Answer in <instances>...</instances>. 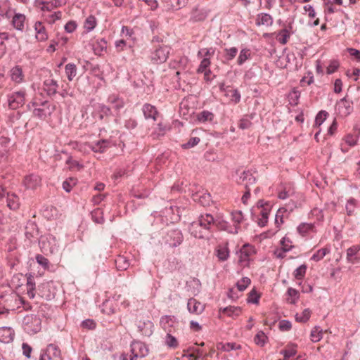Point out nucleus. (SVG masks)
Wrapping results in <instances>:
<instances>
[{"instance_id": "1", "label": "nucleus", "mask_w": 360, "mask_h": 360, "mask_svg": "<svg viewBox=\"0 0 360 360\" xmlns=\"http://www.w3.org/2000/svg\"><path fill=\"white\" fill-rule=\"evenodd\" d=\"M21 297L13 291L4 292L0 295V303L3 304L0 307V314L15 311L20 307Z\"/></svg>"}, {"instance_id": "2", "label": "nucleus", "mask_w": 360, "mask_h": 360, "mask_svg": "<svg viewBox=\"0 0 360 360\" xmlns=\"http://www.w3.org/2000/svg\"><path fill=\"white\" fill-rule=\"evenodd\" d=\"M25 330L29 334H36L41 328V319L34 314L26 315L22 320Z\"/></svg>"}, {"instance_id": "3", "label": "nucleus", "mask_w": 360, "mask_h": 360, "mask_svg": "<svg viewBox=\"0 0 360 360\" xmlns=\"http://www.w3.org/2000/svg\"><path fill=\"white\" fill-rule=\"evenodd\" d=\"M171 48L166 45H158L154 46L150 53V60L154 64L164 63L170 53Z\"/></svg>"}, {"instance_id": "4", "label": "nucleus", "mask_w": 360, "mask_h": 360, "mask_svg": "<svg viewBox=\"0 0 360 360\" xmlns=\"http://www.w3.org/2000/svg\"><path fill=\"white\" fill-rule=\"evenodd\" d=\"M38 295L47 300H50L55 297L56 294L57 288L54 283L51 281H46L41 283L37 288Z\"/></svg>"}, {"instance_id": "5", "label": "nucleus", "mask_w": 360, "mask_h": 360, "mask_svg": "<svg viewBox=\"0 0 360 360\" xmlns=\"http://www.w3.org/2000/svg\"><path fill=\"white\" fill-rule=\"evenodd\" d=\"M8 105L11 109L15 110L22 106L25 101V91L20 90L7 96Z\"/></svg>"}, {"instance_id": "6", "label": "nucleus", "mask_w": 360, "mask_h": 360, "mask_svg": "<svg viewBox=\"0 0 360 360\" xmlns=\"http://www.w3.org/2000/svg\"><path fill=\"white\" fill-rule=\"evenodd\" d=\"M183 239L182 233L179 229L169 231L164 238L165 243L168 244L172 248H175L181 245Z\"/></svg>"}, {"instance_id": "7", "label": "nucleus", "mask_w": 360, "mask_h": 360, "mask_svg": "<svg viewBox=\"0 0 360 360\" xmlns=\"http://www.w3.org/2000/svg\"><path fill=\"white\" fill-rule=\"evenodd\" d=\"M55 106H51L50 103L43 104V106L32 107V111L34 117H36L40 120H45L48 116H50L54 111Z\"/></svg>"}, {"instance_id": "8", "label": "nucleus", "mask_w": 360, "mask_h": 360, "mask_svg": "<svg viewBox=\"0 0 360 360\" xmlns=\"http://www.w3.org/2000/svg\"><path fill=\"white\" fill-rule=\"evenodd\" d=\"M39 243L41 250L44 252L53 253L56 250V238L52 235L42 236Z\"/></svg>"}, {"instance_id": "9", "label": "nucleus", "mask_w": 360, "mask_h": 360, "mask_svg": "<svg viewBox=\"0 0 360 360\" xmlns=\"http://www.w3.org/2000/svg\"><path fill=\"white\" fill-rule=\"evenodd\" d=\"M193 223H196L203 230L207 231V233L210 236L212 227L214 226V218L212 214L206 213L201 214L198 220Z\"/></svg>"}, {"instance_id": "10", "label": "nucleus", "mask_w": 360, "mask_h": 360, "mask_svg": "<svg viewBox=\"0 0 360 360\" xmlns=\"http://www.w3.org/2000/svg\"><path fill=\"white\" fill-rule=\"evenodd\" d=\"M255 252L254 248L252 245L245 244L242 246L238 254V262L243 266H247L250 261V257Z\"/></svg>"}, {"instance_id": "11", "label": "nucleus", "mask_w": 360, "mask_h": 360, "mask_svg": "<svg viewBox=\"0 0 360 360\" xmlns=\"http://www.w3.org/2000/svg\"><path fill=\"white\" fill-rule=\"evenodd\" d=\"M131 352L134 355L130 360H135L138 357H145L148 354V347L141 342H134L131 345Z\"/></svg>"}, {"instance_id": "12", "label": "nucleus", "mask_w": 360, "mask_h": 360, "mask_svg": "<svg viewBox=\"0 0 360 360\" xmlns=\"http://www.w3.org/2000/svg\"><path fill=\"white\" fill-rule=\"evenodd\" d=\"M110 115V108L104 104H97L94 106V110L92 112L93 117L98 120H103Z\"/></svg>"}, {"instance_id": "13", "label": "nucleus", "mask_w": 360, "mask_h": 360, "mask_svg": "<svg viewBox=\"0 0 360 360\" xmlns=\"http://www.w3.org/2000/svg\"><path fill=\"white\" fill-rule=\"evenodd\" d=\"M23 183L27 188L34 190L41 186V179L37 174H31L25 177Z\"/></svg>"}, {"instance_id": "14", "label": "nucleus", "mask_w": 360, "mask_h": 360, "mask_svg": "<svg viewBox=\"0 0 360 360\" xmlns=\"http://www.w3.org/2000/svg\"><path fill=\"white\" fill-rule=\"evenodd\" d=\"M58 82L53 79L49 78L44 81L43 89L49 96L52 97L55 96L58 92Z\"/></svg>"}, {"instance_id": "15", "label": "nucleus", "mask_w": 360, "mask_h": 360, "mask_svg": "<svg viewBox=\"0 0 360 360\" xmlns=\"http://www.w3.org/2000/svg\"><path fill=\"white\" fill-rule=\"evenodd\" d=\"M238 183L244 185L245 188H246V185H248V188H250V186L256 183V178L250 171H243L239 176Z\"/></svg>"}, {"instance_id": "16", "label": "nucleus", "mask_w": 360, "mask_h": 360, "mask_svg": "<svg viewBox=\"0 0 360 360\" xmlns=\"http://www.w3.org/2000/svg\"><path fill=\"white\" fill-rule=\"evenodd\" d=\"M187 308L191 313L200 314L205 309V305L195 298H190L187 303Z\"/></svg>"}, {"instance_id": "17", "label": "nucleus", "mask_w": 360, "mask_h": 360, "mask_svg": "<svg viewBox=\"0 0 360 360\" xmlns=\"http://www.w3.org/2000/svg\"><path fill=\"white\" fill-rule=\"evenodd\" d=\"M43 355L46 356L49 360H62L60 350L53 344L48 345L46 353Z\"/></svg>"}, {"instance_id": "18", "label": "nucleus", "mask_w": 360, "mask_h": 360, "mask_svg": "<svg viewBox=\"0 0 360 360\" xmlns=\"http://www.w3.org/2000/svg\"><path fill=\"white\" fill-rule=\"evenodd\" d=\"M137 326L139 332L144 336L150 337L153 334V323L152 321L149 320L139 321Z\"/></svg>"}, {"instance_id": "19", "label": "nucleus", "mask_w": 360, "mask_h": 360, "mask_svg": "<svg viewBox=\"0 0 360 360\" xmlns=\"http://www.w3.org/2000/svg\"><path fill=\"white\" fill-rule=\"evenodd\" d=\"M338 105L340 113L345 116L349 115L353 110L352 102L347 100L346 97L340 99Z\"/></svg>"}, {"instance_id": "20", "label": "nucleus", "mask_w": 360, "mask_h": 360, "mask_svg": "<svg viewBox=\"0 0 360 360\" xmlns=\"http://www.w3.org/2000/svg\"><path fill=\"white\" fill-rule=\"evenodd\" d=\"M295 193L293 185L291 183L285 184L281 186L278 193V198L285 200Z\"/></svg>"}, {"instance_id": "21", "label": "nucleus", "mask_w": 360, "mask_h": 360, "mask_svg": "<svg viewBox=\"0 0 360 360\" xmlns=\"http://www.w3.org/2000/svg\"><path fill=\"white\" fill-rule=\"evenodd\" d=\"M190 233L196 238H208L210 235L207 231H205L200 228L196 223L192 222L189 227Z\"/></svg>"}, {"instance_id": "22", "label": "nucleus", "mask_w": 360, "mask_h": 360, "mask_svg": "<svg viewBox=\"0 0 360 360\" xmlns=\"http://www.w3.org/2000/svg\"><path fill=\"white\" fill-rule=\"evenodd\" d=\"M88 146L94 153H102L109 147V141L105 139H101L95 143H89Z\"/></svg>"}, {"instance_id": "23", "label": "nucleus", "mask_w": 360, "mask_h": 360, "mask_svg": "<svg viewBox=\"0 0 360 360\" xmlns=\"http://www.w3.org/2000/svg\"><path fill=\"white\" fill-rule=\"evenodd\" d=\"M14 338L13 330L9 327L0 328V342L8 343L13 341Z\"/></svg>"}, {"instance_id": "24", "label": "nucleus", "mask_w": 360, "mask_h": 360, "mask_svg": "<svg viewBox=\"0 0 360 360\" xmlns=\"http://www.w3.org/2000/svg\"><path fill=\"white\" fill-rule=\"evenodd\" d=\"M207 17V12L202 8H195L192 10L191 13L190 20L192 22L203 21Z\"/></svg>"}, {"instance_id": "25", "label": "nucleus", "mask_w": 360, "mask_h": 360, "mask_svg": "<svg viewBox=\"0 0 360 360\" xmlns=\"http://www.w3.org/2000/svg\"><path fill=\"white\" fill-rule=\"evenodd\" d=\"M142 111L146 119L152 118L155 120L156 116L158 115L156 108L149 103H145L143 105Z\"/></svg>"}, {"instance_id": "26", "label": "nucleus", "mask_w": 360, "mask_h": 360, "mask_svg": "<svg viewBox=\"0 0 360 360\" xmlns=\"http://www.w3.org/2000/svg\"><path fill=\"white\" fill-rule=\"evenodd\" d=\"M360 250V245H354L347 250V259L349 262L352 264H356L359 262V258L356 255L358 252Z\"/></svg>"}, {"instance_id": "27", "label": "nucleus", "mask_w": 360, "mask_h": 360, "mask_svg": "<svg viewBox=\"0 0 360 360\" xmlns=\"http://www.w3.org/2000/svg\"><path fill=\"white\" fill-rule=\"evenodd\" d=\"M101 311L107 315H112L117 311V304H114V300H106L102 304Z\"/></svg>"}, {"instance_id": "28", "label": "nucleus", "mask_w": 360, "mask_h": 360, "mask_svg": "<svg viewBox=\"0 0 360 360\" xmlns=\"http://www.w3.org/2000/svg\"><path fill=\"white\" fill-rule=\"evenodd\" d=\"M27 295L30 299H33L35 297V282L34 277L31 275H27Z\"/></svg>"}, {"instance_id": "29", "label": "nucleus", "mask_w": 360, "mask_h": 360, "mask_svg": "<svg viewBox=\"0 0 360 360\" xmlns=\"http://www.w3.org/2000/svg\"><path fill=\"white\" fill-rule=\"evenodd\" d=\"M49 103L47 100L42 98V94H35L32 100L27 104V108L29 110H32V107L43 106V104Z\"/></svg>"}, {"instance_id": "30", "label": "nucleus", "mask_w": 360, "mask_h": 360, "mask_svg": "<svg viewBox=\"0 0 360 360\" xmlns=\"http://www.w3.org/2000/svg\"><path fill=\"white\" fill-rule=\"evenodd\" d=\"M273 23L272 17L268 13H260L257 15L256 20L257 25L270 26Z\"/></svg>"}, {"instance_id": "31", "label": "nucleus", "mask_w": 360, "mask_h": 360, "mask_svg": "<svg viewBox=\"0 0 360 360\" xmlns=\"http://www.w3.org/2000/svg\"><path fill=\"white\" fill-rule=\"evenodd\" d=\"M25 20V16L23 14L17 13L13 18L12 24L16 30L22 31Z\"/></svg>"}, {"instance_id": "32", "label": "nucleus", "mask_w": 360, "mask_h": 360, "mask_svg": "<svg viewBox=\"0 0 360 360\" xmlns=\"http://www.w3.org/2000/svg\"><path fill=\"white\" fill-rule=\"evenodd\" d=\"M116 269L118 271H124L129 266V262L128 259L122 255H118L115 260Z\"/></svg>"}, {"instance_id": "33", "label": "nucleus", "mask_w": 360, "mask_h": 360, "mask_svg": "<svg viewBox=\"0 0 360 360\" xmlns=\"http://www.w3.org/2000/svg\"><path fill=\"white\" fill-rule=\"evenodd\" d=\"M193 200L198 201L202 206H206L208 205L211 201V195L208 193H204L202 194L197 193L193 195Z\"/></svg>"}, {"instance_id": "34", "label": "nucleus", "mask_w": 360, "mask_h": 360, "mask_svg": "<svg viewBox=\"0 0 360 360\" xmlns=\"http://www.w3.org/2000/svg\"><path fill=\"white\" fill-rule=\"evenodd\" d=\"M34 29L37 32L36 38L39 41H44L47 39L45 27L41 22H36Z\"/></svg>"}, {"instance_id": "35", "label": "nucleus", "mask_w": 360, "mask_h": 360, "mask_svg": "<svg viewBox=\"0 0 360 360\" xmlns=\"http://www.w3.org/2000/svg\"><path fill=\"white\" fill-rule=\"evenodd\" d=\"M231 217L232 220L236 223L233 233H237L239 225L243 220V212L240 210L233 211L231 212Z\"/></svg>"}, {"instance_id": "36", "label": "nucleus", "mask_w": 360, "mask_h": 360, "mask_svg": "<svg viewBox=\"0 0 360 360\" xmlns=\"http://www.w3.org/2000/svg\"><path fill=\"white\" fill-rule=\"evenodd\" d=\"M11 79L15 82H20L23 79L22 68L19 66H15L11 70Z\"/></svg>"}, {"instance_id": "37", "label": "nucleus", "mask_w": 360, "mask_h": 360, "mask_svg": "<svg viewBox=\"0 0 360 360\" xmlns=\"http://www.w3.org/2000/svg\"><path fill=\"white\" fill-rule=\"evenodd\" d=\"M251 58V51L249 49H243L239 53L237 59V63L242 65L247 60Z\"/></svg>"}, {"instance_id": "38", "label": "nucleus", "mask_w": 360, "mask_h": 360, "mask_svg": "<svg viewBox=\"0 0 360 360\" xmlns=\"http://www.w3.org/2000/svg\"><path fill=\"white\" fill-rule=\"evenodd\" d=\"M220 311L229 316L234 317L240 315L241 309L238 307L229 306L224 309H220Z\"/></svg>"}, {"instance_id": "39", "label": "nucleus", "mask_w": 360, "mask_h": 360, "mask_svg": "<svg viewBox=\"0 0 360 360\" xmlns=\"http://www.w3.org/2000/svg\"><path fill=\"white\" fill-rule=\"evenodd\" d=\"M65 74L69 81H72L77 75V67L74 63H68L65 68Z\"/></svg>"}, {"instance_id": "40", "label": "nucleus", "mask_w": 360, "mask_h": 360, "mask_svg": "<svg viewBox=\"0 0 360 360\" xmlns=\"http://www.w3.org/2000/svg\"><path fill=\"white\" fill-rule=\"evenodd\" d=\"M240 345L234 342H227L226 344L219 343L217 345L218 349H221L224 352H230L231 350H237L240 349Z\"/></svg>"}, {"instance_id": "41", "label": "nucleus", "mask_w": 360, "mask_h": 360, "mask_svg": "<svg viewBox=\"0 0 360 360\" xmlns=\"http://www.w3.org/2000/svg\"><path fill=\"white\" fill-rule=\"evenodd\" d=\"M323 330L319 326H315L311 331V340L314 342H318L322 339Z\"/></svg>"}, {"instance_id": "42", "label": "nucleus", "mask_w": 360, "mask_h": 360, "mask_svg": "<svg viewBox=\"0 0 360 360\" xmlns=\"http://www.w3.org/2000/svg\"><path fill=\"white\" fill-rule=\"evenodd\" d=\"M290 33L287 29H282L279 31L277 34L276 39L278 41L284 45L288 42V39L290 38Z\"/></svg>"}, {"instance_id": "43", "label": "nucleus", "mask_w": 360, "mask_h": 360, "mask_svg": "<svg viewBox=\"0 0 360 360\" xmlns=\"http://www.w3.org/2000/svg\"><path fill=\"white\" fill-rule=\"evenodd\" d=\"M217 257L219 261L224 262L229 257V250L226 247H219L217 250Z\"/></svg>"}, {"instance_id": "44", "label": "nucleus", "mask_w": 360, "mask_h": 360, "mask_svg": "<svg viewBox=\"0 0 360 360\" xmlns=\"http://www.w3.org/2000/svg\"><path fill=\"white\" fill-rule=\"evenodd\" d=\"M288 349H283L281 351V354H283L285 357V359H288L291 356H293L296 354L297 350L296 347L297 345L295 344H290L288 345Z\"/></svg>"}, {"instance_id": "45", "label": "nucleus", "mask_w": 360, "mask_h": 360, "mask_svg": "<svg viewBox=\"0 0 360 360\" xmlns=\"http://www.w3.org/2000/svg\"><path fill=\"white\" fill-rule=\"evenodd\" d=\"M8 207L13 210H16L19 208L18 198L15 195H8L7 199Z\"/></svg>"}, {"instance_id": "46", "label": "nucleus", "mask_w": 360, "mask_h": 360, "mask_svg": "<svg viewBox=\"0 0 360 360\" xmlns=\"http://www.w3.org/2000/svg\"><path fill=\"white\" fill-rule=\"evenodd\" d=\"M96 25V19L94 15H89L84 22V27L87 32L94 29Z\"/></svg>"}, {"instance_id": "47", "label": "nucleus", "mask_w": 360, "mask_h": 360, "mask_svg": "<svg viewBox=\"0 0 360 360\" xmlns=\"http://www.w3.org/2000/svg\"><path fill=\"white\" fill-rule=\"evenodd\" d=\"M35 258L37 262L45 270H50L51 265L50 264V262L47 258L41 255H37Z\"/></svg>"}, {"instance_id": "48", "label": "nucleus", "mask_w": 360, "mask_h": 360, "mask_svg": "<svg viewBox=\"0 0 360 360\" xmlns=\"http://www.w3.org/2000/svg\"><path fill=\"white\" fill-rule=\"evenodd\" d=\"M330 250L328 248H323L317 250L311 257V259L316 262L320 261L322 259L325 255L329 253Z\"/></svg>"}, {"instance_id": "49", "label": "nucleus", "mask_w": 360, "mask_h": 360, "mask_svg": "<svg viewBox=\"0 0 360 360\" xmlns=\"http://www.w3.org/2000/svg\"><path fill=\"white\" fill-rule=\"evenodd\" d=\"M286 211L287 210L284 207L278 210L275 216V224L277 228H280L281 225L283 224V213Z\"/></svg>"}, {"instance_id": "50", "label": "nucleus", "mask_w": 360, "mask_h": 360, "mask_svg": "<svg viewBox=\"0 0 360 360\" xmlns=\"http://www.w3.org/2000/svg\"><path fill=\"white\" fill-rule=\"evenodd\" d=\"M328 113L325 110H321L316 116L314 127H320L326 120Z\"/></svg>"}, {"instance_id": "51", "label": "nucleus", "mask_w": 360, "mask_h": 360, "mask_svg": "<svg viewBox=\"0 0 360 360\" xmlns=\"http://www.w3.org/2000/svg\"><path fill=\"white\" fill-rule=\"evenodd\" d=\"M306 271L307 265L302 264L294 271L293 275L296 279L301 280L304 277Z\"/></svg>"}, {"instance_id": "52", "label": "nucleus", "mask_w": 360, "mask_h": 360, "mask_svg": "<svg viewBox=\"0 0 360 360\" xmlns=\"http://www.w3.org/2000/svg\"><path fill=\"white\" fill-rule=\"evenodd\" d=\"M311 311L309 309H305L302 313L295 316V320L297 322L306 323L310 318Z\"/></svg>"}, {"instance_id": "53", "label": "nucleus", "mask_w": 360, "mask_h": 360, "mask_svg": "<svg viewBox=\"0 0 360 360\" xmlns=\"http://www.w3.org/2000/svg\"><path fill=\"white\" fill-rule=\"evenodd\" d=\"M213 118L214 114L207 110H204L198 115V119L200 122L212 121Z\"/></svg>"}, {"instance_id": "54", "label": "nucleus", "mask_w": 360, "mask_h": 360, "mask_svg": "<svg viewBox=\"0 0 360 360\" xmlns=\"http://www.w3.org/2000/svg\"><path fill=\"white\" fill-rule=\"evenodd\" d=\"M313 229V225L308 223H302L297 226V231L302 236H304Z\"/></svg>"}, {"instance_id": "55", "label": "nucleus", "mask_w": 360, "mask_h": 360, "mask_svg": "<svg viewBox=\"0 0 360 360\" xmlns=\"http://www.w3.org/2000/svg\"><path fill=\"white\" fill-rule=\"evenodd\" d=\"M224 58L228 61L233 60L237 55L238 49L236 47H231L224 49Z\"/></svg>"}, {"instance_id": "56", "label": "nucleus", "mask_w": 360, "mask_h": 360, "mask_svg": "<svg viewBox=\"0 0 360 360\" xmlns=\"http://www.w3.org/2000/svg\"><path fill=\"white\" fill-rule=\"evenodd\" d=\"M260 214H261V218L259 219L258 225L259 226L263 227L266 225L267 221H268V215H269L268 210L266 208L262 209Z\"/></svg>"}, {"instance_id": "57", "label": "nucleus", "mask_w": 360, "mask_h": 360, "mask_svg": "<svg viewBox=\"0 0 360 360\" xmlns=\"http://www.w3.org/2000/svg\"><path fill=\"white\" fill-rule=\"evenodd\" d=\"M77 179L75 178H69L68 179H66L63 183V188L66 192H70L72 187L76 185Z\"/></svg>"}, {"instance_id": "58", "label": "nucleus", "mask_w": 360, "mask_h": 360, "mask_svg": "<svg viewBox=\"0 0 360 360\" xmlns=\"http://www.w3.org/2000/svg\"><path fill=\"white\" fill-rule=\"evenodd\" d=\"M266 339L267 337L265 335L264 333L262 331H259L255 335L254 340L257 345L263 347L265 345Z\"/></svg>"}, {"instance_id": "59", "label": "nucleus", "mask_w": 360, "mask_h": 360, "mask_svg": "<svg viewBox=\"0 0 360 360\" xmlns=\"http://www.w3.org/2000/svg\"><path fill=\"white\" fill-rule=\"evenodd\" d=\"M251 281L248 277H243L240 281L236 283L237 288L239 291L245 290L247 287L250 284Z\"/></svg>"}, {"instance_id": "60", "label": "nucleus", "mask_w": 360, "mask_h": 360, "mask_svg": "<svg viewBox=\"0 0 360 360\" xmlns=\"http://www.w3.org/2000/svg\"><path fill=\"white\" fill-rule=\"evenodd\" d=\"M165 344L171 348H176L178 347V341L176 338L171 334L167 333L165 339Z\"/></svg>"}, {"instance_id": "61", "label": "nucleus", "mask_w": 360, "mask_h": 360, "mask_svg": "<svg viewBox=\"0 0 360 360\" xmlns=\"http://www.w3.org/2000/svg\"><path fill=\"white\" fill-rule=\"evenodd\" d=\"M215 49L210 47L208 49H202L198 53V56L204 58H210L214 54Z\"/></svg>"}, {"instance_id": "62", "label": "nucleus", "mask_w": 360, "mask_h": 360, "mask_svg": "<svg viewBox=\"0 0 360 360\" xmlns=\"http://www.w3.org/2000/svg\"><path fill=\"white\" fill-rule=\"evenodd\" d=\"M210 58H203L201 60L200 64L197 70L198 73H202L206 70H209L208 68L210 65Z\"/></svg>"}, {"instance_id": "63", "label": "nucleus", "mask_w": 360, "mask_h": 360, "mask_svg": "<svg viewBox=\"0 0 360 360\" xmlns=\"http://www.w3.org/2000/svg\"><path fill=\"white\" fill-rule=\"evenodd\" d=\"M260 295L255 289H252L248 294V302L257 304L259 302Z\"/></svg>"}, {"instance_id": "64", "label": "nucleus", "mask_w": 360, "mask_h": 360, "mask_svg": "<svg viewBox=\"0 0 360 360\" xmlns=\"http://www.w3.org/2000/svg\"><path fill=\"white\" fill-rule=\"evenodd\" d=\"M291 243L292 242L288 238H283V239L281 240V248L284 250V252H288L293 248V245H292Z\"/></svg>"}]
</instances>
